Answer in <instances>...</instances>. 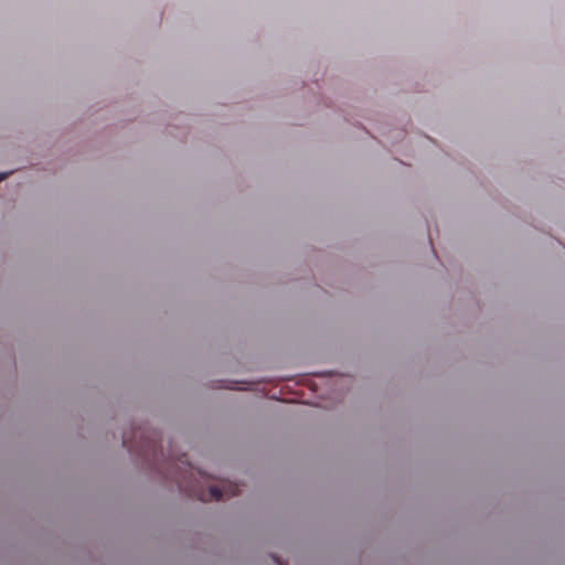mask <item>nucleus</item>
<instances>
[{
  "label": "nucleus",
  "instance_id": "nucleus-1",
  "mask_svg": "<svg viewBox=\"0 0 565 565\" xmlns=\"http://www.w3.org/2000/svg\"><path fill=\"white\" fill-rule=\"evenodd\" d=\"M241 492L238 484L226 481L222 483V487L212 486L209 489V499L218 501L222 498H232Z\"/></svg>",
  "mask_w": 565,
  "mask_h": 565
},
{
  "label": "nucleus",
  "instance_id": "nucleus-3",
  "mask_svg": "<svg viewBox=\"0 0 565 565\" xmlns=\"http://www.w3.org/2000/svg\"><path fill=\"white\" fill-rule=\"evenodd\" d=\"M122 444H124L125 447H128V439L124 438Z\"/></svg>",
  "mask_w": 565,
  "mask_h": 565
},
{
  "label": "nucleus",
  "instance_id": "nucleus-2",
  "mask_svg": "<svg viewBox=\"0 0 565 565\" xmlns=\"http://www.w3.org/2000/svg\"><path fill=\"white\" fill-rule=\"evenodd\" d=\"M8 177V173H0V181L4 180Z\"/></svg>",
  "mask_w": 565,
  "mask_h": 565
},
{
  "label": "nucleus",
  "instance_id": "nucleus-4",
  "mask_svg": "<svg viewBox=\"0 0 565 565\" xmlns=\"http://www.w3.org/2000/svg\"><path fill=\"white\" fill-rule=\"evenodd\" d=\"M199 499H200L201 501H205V500H207V499H206V498H204V497H199Z\"/></svg>",
  "mask_w": 565,
  "mask_h": 565
}]
</instances>
